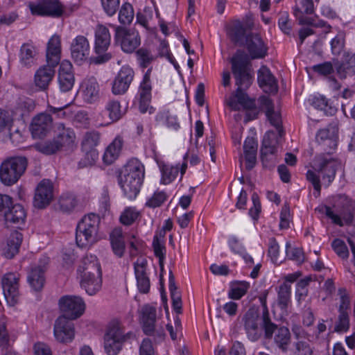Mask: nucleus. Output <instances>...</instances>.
<instances>
[{
  "label": "nucleus",
  "mask_w": 355,
  "mask_h": 355,
  "mask_svg": "<svg viewBox=\"0 0 355 355\" xmlns=\"http://www.w3.org/2000/svg\"><path fill=\"white\" fill-rule=\"evenodd\" d=\"M110 241L114 253L121 257L125 251V243L121 229L116 228L112 230L110 234Z\"/></svg>",
  "instance_id": "obj_42"
},
{
  "label": "nucleus",
  "mask_w": 355,
  "mask_h": 355,
  "mask_svg": "<svg viewBox=\"0 0 355 355\" xmlns=\"http://www.w3.org/2000/svg\"><path fill=\"white\" fill-rule=\"evenodd\" d=\"M135 71L129 66H123L112 84V92L114 95H123L127 92L134 80Z\"/></svg>",
  "instance_id": "obj_18"
},
{
  "label": "nucleus",
  "mask_w": 355,
  "mask_h": 355,
  "mask_svg": "<svg viewBox=\"0 0 355 355\" xmlns=\"http://www.w3.org/2000/svg\"><path fill=\"white\" fill-rule=\"evenodd\" d=\"M167 199V195L165 192L157 191L154 193L146 202V206L150 208L160 207Z\"/></svg>",
  "instance_id": "obj_59"
},
{
  "label": "nucleus",
  "mask_w": 355,
  "mask_h": 355,
  "mask_svg": "<svg viewBox=\"0 0 355 355\" xmlns=\"http://www.w3.org/2000/svg\"><path fill=\"white\" fill-rule=\"evenodd\" d=\"M100 217L91 213L85 215L78 223L76 241L80 248H86L96 243L98 239Z\"/></svg>",
  "instance_id": "obj_5"
},
{
  "label": "nucleus",
  "mask_w": 355,
  "mask_h": 355,
  "mask_svg": "<svg viewBox=\"0 0 355 355\" xmlns=\"http://www.w3.org/2000/svg\"><path fill=\"white\" fill-rule=\"evenodd\" d=\"M46 267L43 266H36L32 267L28 275V282L31 286L36 291H40L45 282L44 272Z\"/></svg>",
  "instance_id": "obj_36"
},
{
  "label": "nucleus",
  "mask_w": 355,
  "mask_h": 355,
  "mask_svg": "<svg viewBox=\"0 0 355 355\" xmlns=\"http://www.w3.org/2000/svg\"><path fill=\"white\" fill-rule=\"evenodd\" d=\"M244 45L252 60L261 59L268 54V47L261 36L257 33H249L246 35Z\"/></svg>",
  "instance_id": "obj_20"
},
{
  "label": "nucleus",
  "mask_w": 355,
  "mask_h": 355,
  "mask_svg": "<svg viewBox=\"0 0 355 355\" xmlns=\"http://www.w3.org/2000/svg\"><path fill=\"white\" fill-rule=\"evenodd\" d=\"M340 166V163L335 157L327 156L325 154H320L315 157L314 160L313 169L309 170L306 173V179L309 181L317 194L318 197L321 191V184L320 178H322L323 183L326 186H329L334 180L336 171Z\"/></svg>",
  "instance_id": "obj_2"
},
{
  "label": "nucleus",
  "mask_w": 355,
  "mask_h": 355,
  "mask_svg": "<svg viewBox=\"0 0 355 355\" xmlns=\"http://www.w3.org/2000/svg\"><path fill=\"white\" fill-rule=\"evenodd\" d=\"M147 261L145 259H137L134 263L137 288L140 293H148L150 291V279L146 274Z\"/></svg>",
  "instance_id": "obj_27"
},
{
  "label": "nucleus",
  "mask_w": 355,
  "mask_h": 355,
  "mask_svg": "<svg viewBox=\"0 0 355 355\" xmlns=\"http://www.w3.org/2000/svg\"><path fill=\"white\" fill-rule=\"evenodd\" d=\"M250 288V283L245 281L234 282L231 284L229 291V297L233 300H239L245 295Z\"/></svg>",
  "instance_id": "obj_48"
},
{
  "label": "nucleus",
  "mask_w": 355,
  "mask_h": 355,
  "mask_svg": "<svg viewBox=\"0 0 355 355\" xmlns=\"http://www.w3.org/2000/svg\"><path fill=\"white\" fill-rule=\"evenodd\" d=\"M291 286L284 282L277 291V304L282 310L286 311L291 303Z\"/></svg>",
  "instance_id": "obj_45"
},
{
  "label": "nucleus",
  "mask_w": 355,
  "mask_h": 355,
  "mask_svg": "<svg viewBox=\"0 0 355 355\" xmlns=\"http://www.w3.org/2000/svg\"><path fill=\"white\" fill-rule=\"evenodd\" d=\"M85 153V157L82 159L78 166L80 168H83L87 166H92L98 159V153L96 148H93L88 150H83Z\"/></svg>",
  "instance_id": "obj_60"
},
{
  "label": "nucleus",
  "mask_w": 355,
  "mask_h": 355,
  "mask_svg": "<svg viewBox=\"0 0 355 355\" xmlns=\"http://www.w3.org/2000/svg\"><path fill=\"white\" fill-rule=\"evenodd\" d=\"M156 309L149 304H146L141 309L140 321L146 335L152 336L155 332L156 322Z\"/></svg>",
  "instance_id": "obj_30"
},
{
  "label": "nucleus",
  "mask_w": 355,
  "mask_h": 355,
  "mask_svg": "<svg viewBox=\"0 0 355 355\" xmlns=\"http://www.w3.org/2000/svg\"><path fill=\"white\" fill-rule=\"evenodd\" d=\"M53 118L50 114L41 113L35 116L31 124L33 137L42 138L46 135L52 127Z\"/></svg>",
  "instance_id": "obj_25"
},
{
  "label": "nucleus",
  "mask_w": 355,
  "mask_h": 355,
  "mask_svg": "<svg viewBox=\"0 0 355 355\" xmlns=\"http://www.w3.org/2000/svg\"><path fill=\"white\" fill-rule=\"evenodd\" d=\"M279 246L275 238L269 240L268 255L272 261L275 264H279L282 262V259L279 257Z\"/></svg>",
  "instance_id": "obj_61"
},
{
  "label": "nucleus",
  "mask_w": 355,
  "mask_h": 355,
  "mask_svg": "<svg viewBox=\"0 0 355 355\" xmlns=\"http://www.w3.org/2000/svg\"><path fill=\"white\" fill-rule=\"evenodd\" d=\"M56 135L49 140L35 146V148L46 155L54 154L64 148L71 147L75 142L76 134L73 129L66 127L63 123H58L55 127Z\"/></svg>",
  "instance_id": "obj_4"
},
{
  "label": "nucleus",
  "mask_w": 355,
  "mask_h": 355,
  "mask_svg": "<svg viewBox=\"0 0 355 355\" xmlns=\"http://www.w3.org/2000/svg\"><path fill=\"white\" fill-rule=\"evenodd\" d=\"M257 81L266 93H276L278 90L277 80L266 66H262L258 70Z\"/></svg>",
  "instance_id": "obj_29"
},
{
  "label": "nucleus",
  "mask_w": 355,
  "mask_h": 355,
  "mask_svg": "<svg viewBox=\"0 0 355 355\" xmlns=\"http://www.w3.org/2000/svg\"><path fill=\"white\" fill-rule=\"evenodd\" d=\"M80 287L89 295H96L102 287V275L79 277Z\"/></svg>",
  "instance_id": "obj_37"
},
{
  "label": "nucleus",
  "mask_w": 355,
  "mask_h": 355,
  "mask_svg": "<svg viewBox=\"0 0 355 355\" xmlns=\"http://www.w3.org/2000/svg\"><path fill=\"white\" fill-rule=\"evenodd\" d=\"M314 347L308 339H298L293 342L292 355H313Z\"/></svg>",
  "instance_id": "obj_44"
},
{
  "label": "nucleus",
  "mask_w": 355,
  "mask_h": 355,
  "mask_svg": "<svg viewBox=\"0 0 355 355\" xmlns=\"http://www.w3.org/2000/svg\"><path fill=\"white\" fill-rule=\"evenodd\" d=\"M137 60L141 68L148 67L155 59L150 51L146 48H140L136 51Z\"/></svg>",
  "instance_id": "obj_53"
},
{
  "label": "nucleus",
  "mask_w": 355,
  "mask_h": 355,
  "mask_svg": "<svg viewBox=\"0 0 355 355\" xmlns=\"http://www.w3.org/2000/svg\"><path fill=\"white\" fill-rule=\"evenodd\" d=\"M134 18V10L132 5L129 3H125L122 5L119 13V20L123 24H129Z\"/></svg>",
  "instance_id": "obj_55"
},
{
  "label": "nucleus",
  "mask_w": 355,
  "mask_h": 355,
  "mask_svg": "<svg viewBox=\"0 0 355 355\" xmlns=\"http://www.w3.org/2000/svg\"><path fill=\"white\" fill-rule=\"evenodd\" d=\"M355 64L354 54L345 52L342 60L336 67L337 73L345 78L347 73H354V64Z\"/></svg>",
  "instance_id": "obj_41"
},
{
  "label": "nucleus",
  "mask_w": 355,
  "mask_h": 355,
  "mask_svg": "<svg viewBox=\"0 0 355 355\" xmlns=\"http://www.w3.org/2000/svg\"><path fill=\"white\" fill-rule=\"evenodd\" d=\"M141 214L135 207H128L121 212L119 221L126 226L132 225L139 217Z\"/></svg>",
  "instance_id": "obj_49"
},
{
  "label": "nucleus",
  "mask_w": 355,
  "mask_h": 355,
  "mask_svg": "<svg viewBox=\"0 0 355 355\" xmlns=\"http://www.w3.org/2000/svg\"><path fill=\"white\" fill-rule=\"evenodd\" d=\"M28 159L24 156H15L5 160L0 166V180L6 186L16 183L24 173Z\"/></svg>",
  "instance_id": "obj_7"
},
{
  "label": "nucleus",
  "mask_w": 355,
  "mask_h": 355,
  "mask_svg": "<svg viewBox=\"0 0 355 355\" xmlns=\"http://www.w3.org/2000/svg\"><path fill=\"white\" fill-rule=\"evenodd\" d=\"M331 247L335 252L342 259H347L349 257V251L345 243L340 239H336L331 243Z\"/></svg>",
  "instance_id": "obj_63"
},
{
  "label": "nucleus",
  "mask_w": 355,
  "mask_h": 355,
  "mask_svg": "<svg viewBox=\"0 0 355 355\" xmlns=\"http://www.w3.org/2000/svg\"><path fill=\"white\" fill-rule=\"evenodd\" d=\"M83 99L92 103L99 98V85L94 76L85 78L81 85Z\"/></svg>",
  "instance_id": "obj_33"
},
{
  "label": "nucleus",
  "mask_w": 355,
  "mask_h": 355,
  "mask_svg": "<svg viewBox=\"0 0 355 355\" xmlns=\"http://www.w3.org/2000/svg\"><path fill=\"white\" fill-rule=\"evenodd\" d=\"M72 59L78 64H82L88 58L90 51L89 43L86 37L76 36L70 46Z\"/></svg>",
  "instance_id": "obj_23"
},
{
  "label": "nucleus",
  "mask_w": 355,
  "mask_h": 355,
  "mask_svg": "<svg viewBox=\"0 0 355 355\" xmlns=\"http://www.w3.org/2000/svg\"><path fill=\"white\" fill-rule=\"evenodd\" d=\"M19 278L12 272L6 273L2 278L1 284L4 296L12 306L18 301L19 297Z\"/></svg>",
  "instance_id": "obj_22"
},
{
  "label": "nucleus",
  "mask_w": 355,
  "mask_h": 355,
  "mask_svg": "<svg viewBox=\"0 0 355 355\" xmlns=\"http://www.w3.org/2000/svg\"><path fill=\"white\" fill-rule=\"evenodd\" d=\"M242 322L248 338L252 342L257 341L261 337L263 331L258 312L250 309L243 315Z\"/></svg>",
  "instance_id": "obj_16"
},
{
  "label": "nucleus",
  "mask_w": 355,
  "mask_h": 355,
  "mask_svg": "<svg viewBox=\"0 0 355 355\" xmlns=\"http://www.w3.org/2000/svg\"><path fill=\"white\" fill-rule=\"evenodd\" d=\"M132 332L125 333L119 322L112 323L104 337V349L107 355H117L122 349L124 343L133 338Z\"/></svg>",
  "instance_id": "obj_8"
},
{
  "label": "nucleus",
  "mask_w": 355,
  "mask_h": 355,
  "mask_svg": "<svg viewBox=\"0 0 355 355\" xmlns=\"http://www.w3.org/2000/svg\"><path fill=\"white\" fill-rule=\"evenodd\" d=\"M317 141L319 146H320L322 150L324 152V154L327 156H331L334 151L336 149L338 145V136L336 137L329 138L327 140H322Z\"/></svg>",
  "instance_id": "obj_57"
},
{
  "label": "nucleus",
  "mask_w": 355,
  "mask_h": 355,
  "mask_svg": "<svg viewBox=\"0 0 355 355\" xmlns=\"http://www.w3.org/2000/svg\"><path fill=\"white\" fill-rule=\"evenodd\" d=\"M261 107L265 110L266 115L271 125L276 128L278 130L279 136H282V126L281 116L279 112L274 110V105L268 97L262 96L259 98Z\"/></svg>",
  "instance_id": "obj_28"
},
{
  "label": "nucleus",
  "mask_w": 355,
  "mask_h": 355,
  "mask_svg": "<svg viewBox=\"0 0 355 355\" xmlns=\"http://www.w3.org/2000/svg\"><path fill=\"white\" fill-rule=\"evenodd\" d=\"M94 55L89 58L90 63L102 64L109 62L112 58V53L109 48L111 44V35L109 29L104 25L96 26L94 34Z\"/></svg>",
  "instance_id": "obj_6"
},
{
  "label": "nucleus",
  "mask_w": 355,
  "mask_h": 355,
  "mask_svg": "<svg viewBox=\"0 0 355 355\" xmlns=\"http://www.w3.org/2000/svg\"><path fill=\"white\" fill-rule=\"evenodd\" d=\"M79 277L102 275L100 263L96 256L86 254L77 269Z\"/></svg>",
  "instance_id": "obj_24"
},
{
  "label": "nucleus",
  "mask_w": 355,
  "mask_h": 355,
  "mask_svg": "<svg viewBox=\"0 0 355 355\" xmlns=\"http://www.w3.org/2000/svg\"><path fill=\"white\" fill-rule=\"evenodd\" d=\"M336 207L339 215L334 214L330 207L324 206L325 215L331 219L333 223L339 226H343L344 223L345 224L351 223L353 220L354 211L352 201L346 196L340 197Z\"/></svg>",
  "instance_id": "obj_10"
},
{
  "label": "nucleus",
  "mask_w": 355,
  "mask_h": 355,
  "mask_svg": "<svg viewBox=\"0 0 355 355\" xmlns=\"http://www.w3.org/2000/svg\"><path fill=\"white\" fill-rule=\"evenodd\" d=\"M28 8L33 15L59 18L64 12V6L59 0H37L30 2Z\"/></svg>",
  "instance_id": "obj_12"
},
{
  "label": "nucleus",
  "mask_w": 355,
  "mask_h": 355,
  "mask_svg": "<svg viewBox=\"0 0 355 355\" xmlns=\"http://www.w3.org/2000/svg\"><path fill=\"white\" fill-rule=\"evenodd\" d=\"M123 146V140L116 137L107 147L104 153L103 160L105 164H112L119 157L120 151Z\"/></svg>",
  "instance_id": "obj_39"
},
{
  "label": "nucleus",
  "mask_w": 355,
  "mask_h": 355,
  "mask_svg": "<svg viewBox=\"0 0 355 355\" xmlns=\"http://www.w3.org/2000/svg\"><path fill=\"white\" fill-rule=\"evenodd\" d=\"M101 134L96 130H91L85 132L81 142L83 150H88L96 147L99 144Z\"/></svg>",
  "instance_id": "obj_47"
},
{
  "label": "nucleus",
  "mask_w": 355,
  "mask_h": 355,
  "mask_svg": "<svg viewBox=\"0 0 355 355\" xmlns=\"http://www.w3.org/2000/svg\"><path fill=\"white\" fill-rule=\"evenodd\" d=\"M311 104L316 109L324 111L326 114H334L336 110L329 104L328 100L323 96H315L309 99Z\"/></svg>",
  "instance_id": "obj_50"
},
{
  "label": "nucleus",
  "mask_w": 355,
  "mask_h": 355,
  "mask_svg": "<svg viewBox=\"0 0 355 355\" xmlns=\"http://www.w3.org/2000/svg\"><path fill=\"white\" fill-rule=\"evenodd\" d=\"M64 316L56 319L53 327V334L56 340L61 343H71L75 336L73 323Z\"/></svg>",
  "instance_id": "obj_17"
},
{
  "label": "nucleus",
  "mask_w": 355,
  "mask_h": 355,
  "mask_svg": "<svg viewBox=\"0 0 355 355\" xmlns=\"http://www.w3.org/2000/svg\"><path fill=\"white\" fill-rule=\"evenodd\" d=\"M56 66L47 63L46 65L40 67L35 74V85L42 89H46L55 75Z\"/></svg>",
  "instance_id": "obj_34"
},
{
  "label": "nucleus",
  "mask_w": 355,
  "mask_h": 355,
  "mask_svg": "<svg viewBox=\"0 0 355 355\" xmlns=\"http://www.w3.org/2000/svg\"><path fill=\"white\" fill-rule=\"evenodd\" d=\"M168 287L172 301V307L177 314L182 313V299L180 293L178 291V288L175 282V277L171 271L169 272Z\"/></svg>",
  "instance_id": "obj_40"
},
{
  "label": "nucleus",
  "mask_w": 355,
  "mask_h": 355,
  "mask_svg": "<svg viewBox=\"0 0 355 355\" xmlns=\"http://www.w3.org/2000/svg\"><path fill=\"white\" fill-rule=\"evenodd\" d=\"M261 327L265 339H272L273 343L282 352L286 353L288 351L291 342V334L287 327L277 325L272 320L261 323Z\"/></svg>",
  "instance_id": "obj_9"
},
{
  "label": "nucleus",
  "mask_w": 355,
  "mask_h": 355,
  "mask_svg": "<svg viewBox=\"0 0 355 355\" xmlns=\"http://www.w3.org/2000/svg\"><path fill=\"white\" fill-rule=\"evenodd\" d=\"M114 39L121 45V49L125 53H132L141 42L137 31L118 26L115 30Z\"/></svg>",
  "instance_id": "obj_14"
},
{
  "label": "nucleus",
  "mask_w": 355,
  "mask_h": 355,
  "mask_svg": "<svg viewBox=\"0 0 355 355\" xmlns=\"http://www.w3.org/2000/svg\"><path fill=\"white\" fill-rule=\"evenodd\" d=\"M286 254L288 259L293 260L299 264L304 261V255L302 249L292 248L290 243L286 244Z\"/></svg>",
  "instance_id": "obj_56"
},
{
  "label": "nucleus",
  "mask_w": 355,
  "mask_h": 355,
  "mask_svg": "<svg viewBox=\"0 0 355 355\" xmlns=\"http://www.w3.org/2000/svg\"><path fill=\"white\" fill-rule=\"evenodd\" d=\"M23 240V235L18 231L12 232L8 239L3 254L6 258L12 259L18 253Z\"/></svg>",
  "instance_id": "obj_38"
},
{
  "label": "nucleus",
  "mask_w": 355,
  "mask_h": 355,
  "mask_svg": "<svg viewBox=\"0 0 355 355\" xmlns=\"http://www.w3.org/2000/svg\"><path fill=\"white\" fill-rule=\"evenodd\" d=\"M61 40L58 35H53L47 43L46 62L53 65H58L60 60Z\"/></svg>",
  "instance_id": "obj_35"
},
{
  "label": "nucleus",
  "mask_w": 355,
  "mask_h": 355,
  "mask_svg": "<svg viewBox=\"0 0 355 355\" xmlns=\"http://www.w3.org/2000/svg\"><path fill=\"white\" fill-rule=\"evenodd\" d=\"M251 28L246 24L239 20L234 21L227 28V35L231 41L235 44L244 46L248 29Z\"/></svg>",
  "instance_id": "obj_31"
},
{
  "label": "nucleus",
  "mask_w": 355,
  "mask_h": 355,
  "mask_svg": "<svg viewBox=\"0 0 355 355\" xmlns=\"http://www.w3.org/2000/svg\"><path fill=\"white\" fill-rule=\"evenodd\" d=\"M103 112L104 114H107L111 122L119 121L124 114L120 102L116 100L109 101Z\"/></svg>",
  "instance_id": "obj_43"
},
{
  "label": "nucleus",
  "mask_w": 355,
  "mask_h": 355,
  "mask_svg": "<svg viewBox=\"0 0 355 355\" xmlns=\"http://www.w3.org/2000/svg\"><path fill=\"white\" fill-rule=\"evenodd\" d=\"M338 136V127L335 123H330L327 127L320 129L316 134V141H320L322 140H327L329 138L336 137Z\"/></svg>",
  "instance_id": "obj_54"
},
{
  "label": "nucleus",
  "mask_w": 355,
  "mask_h": 355,
  "mask_svg": "<svg viewBox=\"0 0 355 355\" xmlns=\"http://www.w3.org/2000/svg\"><path fill=\"white\" fill-rule=\"evenodd\" d=\"M60 209L64 213L72 211L77 205V200L74 195L70 193L62 194L58 201Z\"/></svg>",
  "instance_id": "obj_52"
},
{
  "label": "nucleus",
  "mask_w": 355,
  "mask_h": 355,
  "mask_svg": "<svg viewBox=\"0 0 355 355\" xmlns=\"http://www.w3.org/2000/svg\"><path fill=\"white\" fill-rule=\"evenodd\" d=\"M314 12V4L313 0H300L293 10V15L300 25H309L316 28H324L325 32L329 31L331 26L325 21L313 19L304 15H311Z\"/></svg>",
  "instance_id": "obj_11"
},
{
  "label": "nucleus",
  "mask_w": 355,
  "mask_h": 355,
  "mask_svg": "<svg viewBox=\"0 0 355 355\" xmlns=\"http://www.w3.org/2000/svg\"><path fill=\"white\" fill-rule=\"evenodd\" d=\"M53 198V185L49 180L44 179L37 185L33 199V205L38 209L47 207Z\"/></svg>",
  "instance_id": "obj_19"
},
{
  "label": "nucleus",
  "mask_w": 355,
  "mask_h": 355,
  "mask_svg": "<svg viewBox=\"0 0 355 355\" xmlns=\"http://www.w3.org/2000/svg\"><path fill=\"white\" fill-rule=\"evenodd\" d=\"M312 281L311 277H306L304 279H300L296 285V297L298 301L304 299L309 293L308 286Z\"/></svg>",
  "instance_id": "obj_58"
},
{
  "label": "nucleus",
  "mask_w": 355,
  "mask_h": 355,
  "mask_svg": "<svg viewBox=\"0 0 355 355\" xmlns=\"http://www.w3.org/2000/svg\"><path fill=\"white\" fill-rule=\"evenodd\" d=\"M340 304L339 306L338 321L335 326L334 330L337 332L347 331L349 327L348 310H349V297L345 288L338 289Z\"/></svg>",
  "instance_id": "obj_21"
},
{
  "label": "nucleus",
  "mask_w": 355,
  "mask_h": 355,
  "mask_svg": "<svg viewBox=\"0 0 355 355\" xmlns=\"http://www.w3.org/2000/svg\"><path fill=\"white\" fill-rule=\"evenodd\" d=\"M59 306L63 315L69 320H75L81 316L85 309L83 300L78 296L65 295L59 300Z\"/></svg>",
  "instance_id": "obj_13"
},
{
  "label": "nucleus",
  "mask_w": 355,
  "mask_h": 355,
  "mask_svg": "<svg viewBox=\"0 0 355 355\" xmlns=\"http://www.w3.org/2000/svg\"><path fill=\"white\" fill-rule=\"evenodd\" d=\"M153 248L155 256L159 259V263L161 268H163V262L165 259L166 255V248L164 246V243L159 242L157 241V239H153Z\"/></svg>",
  "instance_id": "obj_62"
},
{
  "label": "nucleus",
  "mask_w": 355,
  "mask_h": 355,
  "mask_svg": "<svg viewBox=\"0 0 355 355\" xmlns=\"http://www.w3.org/2000/svg\"><path fill=\"white\" fill-rule=\"evenodd\" d=\"M278 26L284 34H291L292 26L288 12H280L278 19Z\"/></svg>",
  "instance_id": "obj_64"
},
{
  "label": "nucleus",
  "mask_w": 355,
  "mask_h": 355,
  "mask_svg": "<svg viewBox=\"0 0 355 355\" xmlns=\"http://www.w3.org/2000/svg\"><path fill=\"white\" fill-rule=\"evenodd\" d=\"M232 71L238 87L235 93L226 99L227 106L232 110L238 111L241 108L252 110L255 109V101L250 98L245 90L252 83V69L248 58L245 53L238 50L231 58Z\"/></svg>",
  "instance_id": "obj_1"
},
{
  "label": "nucleus",
  "mask_w": 355,
  "mask_h": 355,
  "mask_svg": "<svg viewBox=\"0 0 355 355\" xmlns=\"http://www.w3.org/2000/svg\"><path fill=\"white\" fill-rule=\"evenodd\" d=\"M9 209L1 220H5L7 225L19 226L25 223L26 212L22 205L13 202Z\"/></svg>",
  "instance_id": "obj_32"
},
{
  "label": "nucleus",
  "mask_w": 355,
  "mask_h": 355,
  "mask_svg": "<svg viewBox=\"0 0 355 355\" xmlns=\"http://www.w3.org/2000/svg\"><path fill=\"white\" fill-rule=\"evenodd\" d=\"M144 166L137 159H132L124 166L118 180L123 195L129 200L136 198L144 178Z\"/></svg>",
  "instance_id": "obj_3"
},
{
  "label": "nucleus",
  "mask_w": 355,
  "mask_h": 355,
  "mask_svg": "<svg viewBox=\"0 0 355 355\" xmlns=\"http://www.w3.org/2000/svg\"><path fill=\"white\" fill-rule=\"evenodd\" d=\"M36 51L35 47L30 44H24L20 48L19 58L24 66H31L34 64Z\"/></svg>",
  "instance_id": "obj_46"
},
{
  "label": "nucleus",
  "mask_w": 355,
  "mask_h": 355,
  "mask_svg": "<svg viewBox=\"0 0 355 355\" xmlns=\"http://www.w3.org/2000/svg\"><path fill=\"white\" fill-rule=\"evenodd\" d=\"M73 67L69 61L64 60L61 62L58 71V83L60 89L63 92L70 91L75 82Z\"/></svg>",
  "instance_id": "obj_26"
},
{
  "label": "nucleus",
  "mask_w": 355,
  "mask_h": 355,
  "mask_svg": "<svg viewBox=\"0 0 355 355\" xmlns=\"http://www.w3.org/2000/svg\"><path fill=\"white\" fill-rule=\"evenodd\" d=\"M151 72L152 67H150L144 75L143 80L139 87V110L143 114L147 112L151 114L154 112L153 107L150 106L152 98Z\"/></svg>",
  "instance_id": "obj_15"
},
{
  "label": "nucleus",
  "mask_w": 355,
  "mask_h": 355,
  "mask_svg": "<svg viewBox=\"0 0 355 355\" xmlns=\"http://www.w3.org/2000/svg\"><path fill=\"white\" fill-rule=\"evenodd\" d=\"M180 171L179 166H172L168 164H164L161 168L162 172V183L168 184L172 182Z\"/></svg>",
  "instance_id": "obj_51"
}]
</instances>
